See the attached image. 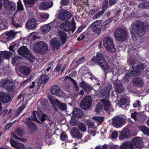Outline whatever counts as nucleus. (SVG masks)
<instances>
[{
    "label": "nucleus",
    "instance_id": "3",
    "mask_svg": "<svg viewBox=\"0 0 149 149\" xmlns=\"http://www.w3.org/2000/svg\"><path fill=\"white\" fill-rule=\"evenodd\" d=\"M92 60L95 61L99 66L104 70L107 71L109 69V67L106 62L101 53L98 52L96 56H94L91 58Z\"/></svg>",
    "mask_w": 149,
    "mask_h": 149
},
{
    "label": "nucleus",
    "instance_id": "57",
    "mask_svg": "<svg viewBox=\"0 0 149 149\" xmlns=\"http://www.w3.org/2000/svg\"><path fill=\"white\" fill-rule=\"evenodd\" d=\"M93 118L100 123L103 120V118L102 117H93Z\"/></svg>",
    "mask_w": 149,
    "mask_h": 149
},
{
    "label": "nucleus",
    "instance_id": "54",
    "mask_svg": "<svg viewBox=\"0 0 149 149\" xmlns=\"http://www.w3.org/2000/svg\"><path fill=\"white\" fill-rule=\"evenodd\" d=\"M65 80L68 79V80H72L74 85L75 87H76L77 89H78V88L77 86V83L75 81L73 80L72 78L68 77H66L65 78Z\"/></svg>",
    "mask_w": 149,
    "mask_h": 149
},
{
    "label": "nucleus",
    "instance_id": "17",
    "mask_svg": "<svg viewBox=\"0 0 149 149\" xmlns=\"http://www.w3.org/2000/svg\"><path fill=\"white\" fill-rule=\"evenodd\" d=\"M132 117L135 121H139L144 120V116L142 113L134 112L132 114Z\"/></svg>",
    "mask_w": 149,
    "mask_h": 149
},
{
    "label": "nucleus",
    "instance_id": "63",
    "mask_svg": "<svg viewBox=\"0 0 149 149\" xmlns=\"http://www.w3.org/2000/svg\"><path fill=\"white\" fill-rule=\"evenodd\" d=\"M68 0H62L60 3L61 5H66L68 4Z\"/></svg>",
    "mask_w": 149,
    "mask_h": 149
},
{
    "label": "nucleus",
    "instance_id": "5",
    "mask_svg": "<svg viewBox=\"0 0 149 149\" xmlns=\"http://www.w3.org/2000/svg\"><path fill=\"white\" fill-rule=\"evenodd\" d=\"M103 45L107 50L110 52H114L116 51L113 39L109 36L104 38Z\"/></svg>",
    "mask_w": 149,
    "mask_h": 149
},
{
    "label": "nucleus",
    "instance_id": "51",
    "mask_svg": "<svg viewBox=\"0 0 149 149\" xmlns=\"http://www.w3.org/2000/svg\"><path fill=\"white\" fill-rule=\"evenodd\" d=\"M17 9L18 10H22L24 9L23 5H22L21 1L20 0H19L17 3Z\"/></svg>",
    "mask_w": 149,
    "mask_h": 149
},
{
    "label": "nucleus",
    "instance_id": "2",
    "mask_svg": "<svg viewBox=\"0 0 149 149\" xmlns=\"http://www.w3.org/2000/svg\"><path fill=\"white\" fill-rule=\"evenodd\" d=\"M145 29V26L143 22L139 20L135 22L132 25L130 28V32L132 36L137 33L141 34H143Z\"/></svg>",
    "mask_w": 149,
    "mask_h": 149
},
{
    "label": "nucleus",
    "instance_id": "46",
    "mask_svg": "<svg viewBox=\"0 0 149 149\" xmlns=\"http://www.w3.org/2000/svg\"><path fill=\"white\" fill-rule=\"evenodd\" d=\"M115 88L116 89V91L118 93H121L123 91L122 84L120 83L115 85Z\"/></svg>",
    "mask_w": 149,
    "mask_h": 149
},
{
    "label": "nucleus",
    "instance_id": "52",
    "mask_svg": "<svg viewBox=\"0 0 149 149\" xmlns=\"http://www.w3.org/2000/svg\"><path fill=\"white\" fill-rule=\"evenodd\" d=\"M60 138L63 141H67L68 139L67 135L64 133H62L61 134Z\"/></svg>",
    "mask_w": 149,
    "mask_h": 149
},
{
    "label": "nucleus",
    "instance_id": "38",
    "mask_svg": "<svg viewBox=\"0 0 149 149\" xmlns=\"http://www.w3.org/2000/svg\"><path fill=\"white\" fill-rule=\"evenodd\" d=\"M139 129L145 134L149 136V130L145 126H141L139 127Z\"/></svg>",
    "mask_w": 149,
    "mask_h": 149
},
{
    "label": "nucleus",
    "instance_id": "58",
    "mask_svg": "<svg viewBox=\"0 0 149 149\" xmlns=\"http://www.w3.org/2000/svg\"><path fill=\"white\" fill-rule=\"evenodd\" d=\"M25 108V106L24 105H21L18 109L17 110V116H18L20 114L23 109Z\"/></svg>",
    "mask_w": 149,
    "mask_h": 149
},
{
    "label": "nucleus",
    "instance_id": "56",
    "mask_svg": "<svg viewBox=\"0 0 149 149\" xmlns=\"http://www.w3.org/2000/svg\"><path fill=\"white\" fill-rule=\"evenodd\" d=\"M141 104L140 102L137 100L136 102L133 104V106L135 108H137V109H139L141 107Z\"/></svg>",
    "mask_w": 149,
    "mask_h": 149
},
{
    "label": "nucleus",
    "instance_id": "14",
    "mask_svg": "<svg viewBox=\"0 0 149 149\" xmlns=\"http://www.w3.org/2000/svg\"><path fill=\"white\" fill-rule=\"evenodd\" d=\"M111 85L108 86L106 88L102 90L100 92V94L98 95V96L99 97L108 99L109 97L110 91L111 89Z\"/></svg>",
    "mask_w": 149,
    "mask_h": 149
},
{
    "label": "nucleus",
    "instance_id": "64",
    "mask_svg": "<svg viewBox=\"0 0 149 149\" xmlns=\"http://www.w3.org/2000/svg\"><path fill=\"white\" fill-rule=\"evenodd\" d=\"M92 89V88L87 84L84 90L87 92H88Z\"/></svg>",
    "mask_w": 149,
    "mask_h": 149
},
{
    "label": "nucleus",
    "instance_id": "59",
    "mask_svg": "<svg viewBox=\"0 0 149 149\" xmlns=\"http://www.w3.org/2000/svg\"><path fill=\"white\" fill-rule=\"evenodd\" d=\"M87 84L84 81H81L80 83V86L83 89H84L87 86Z\"/></svg>",
    "mask_w": 149,
    "mask_h": 149
},
{
    "label": "nucleus",
    "instance_id": "10",
    "mask_svg": "<svg viewBox=\"0 0 149 149\" xmlns=\"http://www.w3.org/2000/svg\"><path fill=\"white\" fill-rule=\"evenodd\" d=\"M51 93L52 94L59 97H63L65 95L64 93L59 87L56 86H53L52 87Z\"/></svg>",
    "mask_w": 149,
    "mask_h": 149
},
{
    "label": "nucleus",
    "instance_id": "42",
    "mask_svg": "<svg viewBox=\"0 0 149 149\" xmlns=\"http://www.w3.org/2000/svg\"><path fill=\"white\" fill-rule=\"evenodd\" d=\"M38 38L37 33L35 32L31 33L29 36V39L30 40H34Z\"/></svg>",
    "mask_w": 149,
    "mask_h": 149
},
{
    "label": "nucleus",
    "instance_id": "48",
    "mask_svg": "<svg viewBox=\"0 0 149 149\" xmlns=\"http://www.w3.org/2000/svg\"><path fill=\"white\" fill-rule=\"evenodd\" d=\"M92 32L95 34L99 35L101 33L100 29L99 27L92 28Z\"/></svg>",
    "mask_w": 149,
    "mask_h": 149
},
{
    "label": "nucleus",
    "instance_id": "53",
    "mask_svg": "<svg viewBox=\"0 0 149 149\" xmlns=\"http://www.w3.org/2000/svg\"><path fill=\"white\" fill-rule=\"evenodd\" d=\"M102 107L100 104H98L95 109V112H96V113H98L100 111H101L102 109Z\"/></svg>",
    "mask_w": 149,
    "mask_h": 149
},
{
    "label": "nucleus",
    "instance_id": "36",
    "mask_svg": "<svg viewBox=\"0 0 149 149\" xmlns=\"http://www.w3.org/2000/svg\"><path fill=\"white\" fill-rule=\"evenodd\" d=\"M10 80L8 79H3L0 80V86L4 88L8 83L10 82Z\"/></svg>",
    "mask_w": 149,
    "mask_h": 149
},
{
    "label": "nucleus",
    "instance_id": "26",
    "mask_svg": "<svg viewBox=\"0 0 149 149\" xmlns=\"http://www.w3.org/2000/svg\"><path fill=\"white\" fill-rule=\"evenodd\" d=\"M121 149H134L133 146L131 142H126L121 146Z\"/></svg>",
    "mask_w": 149,
    "mask_h": 149
},
{
    "label": "nucleus",
    "instance_id": "31",
    "mask_svg": "<svg viewBox=\"0 0 149 149\" xmlns=\"http://www.w3.org/2000/svg\"><path fill=\"white\" fill-rule=\"evenodd\" d=\"M0 55L1 57L3 59V58L6 59H9L11 56V54L9 52H0Z\"/></svg>",
    "mask_w": 149,
    "mask_h": 149
},
{
    "label": "nucleus",
    "instance_id": "37",
    "mask_svg": "<svg viewBox=\"0 0 149 149\" xmlns=\"http://www.w3.org/2000/svg\"><path fill=\"white\" fill-rule=\"evenodd\" d=\"M20 71L23 74L28 75L30 72V69L29 67L23 66L21 68Z\"/></svg>",
    "mask_w": 149,
    "mask_h": 149
},
{
    "label": "nucleus",
    "instance_id": "50",
    "mask_svg": "<svg viewBox=\"0 0 149 149\" xmlns=\"http://www.w3.org/2000/svg\"><path fill=\"white\" fill-rule=\"evenodd\" d=\"M26 5H32L34 3V0H24Z\"/></svg>",
    "mask_w": 149,
    "mask_h": 149
},
{
    "label": "nucleus",
    "instance_id": "55",
    "mask_svg": "<svg viewBox=\"0 0 149 149\" xmlns=\"http://www.w3.org/2000/svg\"><path fill=\"white\" fill-rule=\"evenodd\" d=\"M120 105L122 106L125 104L126 102V99L125 98H122L118 100Z\"/></svg>",
    "mask_w": 149,
    "mask_h": 149
},
{
    "label": "nucleus",
    "instance_id": "28",
    "mask_svg": "<svg viewBox=\"0 0 149 149\" xmlns=\"http://www.w3.org/2000/svg\"><path fill=\"white\" fill-rule=\"evenodd\" d=\"M40 53L41 54L44 53H45L47 51L48 47L47 45L42 41H40Z\"/></svg>",
    "mask_w": 149,
    "mask_h": 149
},
{
    "label": "nucleus",
    "instance_id": "16",
    "mask_svg": "<svg viewBox=\"0 0 149 149\" xmlns=\"http://www.w3.org/2000/svg\"><path fill=\"white\" fill-rule=\"evenodd\" d=\"M50 45L53 50L58 49L61 45L59 40L58 38L53 39L51 41Z\"/></svg>",
    "mask_w": 149,
    "mask_h": 149
},
{
    "label": "nucleus",
    "instance_id": "32",
    "mask_svg": "<svg viewBox=\"0 0 149 149\" xmlns=\"http://www.w3.org/2000/svg\"><path fill=\"white\" fill-rule=\"evenodd\" d=\"M72 114L74 116L79 118L82 115L83 113L80 109L75 108L73 111Z\"/></svg>",
    "mask_w": 149,
    "mask_h": 149
},
{
    "label": "nucleus",
    "instance_id": "4",
    "mask_svg": "<svg viewBox=\"0 0 149 149\" xmlns=\"http://www.w3.org/2000/svg\"><path fill=\"white\" fill-rule=\"evenodd\" d=\"M18 52L19 54L27 58L32 63H35V62L37 61L35 57L30 53L26 47L23 46L19 48L18 50Z\"/></svg>",
    "mask_w": 149,
    "mask_h": 149
},
{
    "label": "nucleus",
    "instance_id": "61",
    "mask_svg": "<svg viewBox=\"0 0 149 149\" xmlns=\"http://www.w3.org/2000/svg\"><path fill=\"white\" fill-rule=\"evenodd\" d=\"M118 133L116 131L113 132L111 134V136L113 139H115L118 137Z\"/></svg>",
    "mask_w": 149,
    "mask_h": 149
},
{
    "label": "nucleus",
    "instance_id": "21",
    "mask_svg": "<svg viewBox=\"0 0 149 149\" xmlns=\"http://www.w3.org/2000/svg\"><path fill=\"white\" fill-rule=\"evenodd\" d=\"M30 118H28L29 120H27V121L25 123L28 127L29 132H32L36 130L37 127L35 124L30 120Z\"/></svg>",
    "mask_w": 149,
    "mask_h": 149
},
{
    "label": "nucleus",
    "instance_id": "29",
    "mask_svg": "<svg viewBox=\"0 0 149 149\" xmlns=\"http://www.w3.org/2000/svg\"><path fill=\"white\" fill-rule=\"evenodd\" d=\"M58 35L62 44H64L66 41L67 35L65 33L62 31H59Z\"/></svg>",
    "mask_w": 149,
    "mask_h": 149
},
{
    "label": "nucleus",
    "instance_id": "23",
    "mask_svg": "<svg viewBox=\"0 0 149 149\" xmlns=\"http://www.w3.org/2000/svg\"><path fill=\"white\" fill-rule=\"evenodd\" d=\"M17 33L13 31H7L4 34V37L6 39L10 40L14 38L15 35Z\"/></svg>",
    "mask_w": 149,
    "mask_h": 149
},
{
    "label": "nucleus",
    "instance_id": "33",
    "mask_svg": "<svg viewBox=\"0 0 149 149\" xmlns=\"http://www.w3.org/2000/svg\"><path fill=\"white\" fill-rule=\"evenodd\" d=\"M134 84L137 86H141L143 84V82L141 79L139 77L134 79L133 82Z\"/></svg>",
    "mask_w": 149,
    "mask_h": 149
},
{
    "label": "nucleus",
    "instance_id": "25",
    "mask_svg": "<svg viewBox=\"0 0 149 149\" xmlns=\"http://www.w3.org/2000/svg\"><path fill=\"white\" fill-rule=\"evenodd\" d=\"M51 23H50L44 25L40 27V29L42 33L45 34L49 31L51 29Z\"/></svg>",
    "mask_w": 149,
    "mask_h": 149
},
{
    "label": "nucleus",
    "instance_id": "12",
    "mask_svg": "<svg viewBox=\"0 0 149 149\" xmlns=\"http://www.w3.org/2000/svg\"><path fill=\"white\" fill-rule=\"evenodd\" d=\"M49 99L53 106L56 105L62 110H66V108L65 104L60 102L58 100L56 99H54L52 96L49 97Z\"/></svg>",
    "mask_w": 149,
    "mask_h": 149
},
{
    "label": "nucleus",
    "instance_id": "30",
    "mask_svg": "<svg viewBox=\"0 0 149 149\" xmlns=\"http://www.w3.org/2000/svg\"><path fill=\"white\" fill-rule=\"evenodd\" d=\"M101 101L104 105V109L106 111H108L110 107V104L109 102L104 99H101Z\"/></svg>",
    "mask_w": 149,
    "mask_h": 149
},
{
    "label": "nucleus",
    "instance_id": "44",
    "mask_svg": "<svg viewBox=\"0 0 149 149\" xmlns=\"http://www.w3.org/2000/svg\"><path fill=\"white\" fill-rule=\"evenodd\" d=\"M20 58L18 56H15L12 58V63L13 65L18 64L20 61Z\"/></svg>",
    "mask_w": 149,
    "mask_h": 149
},
{
    "label": "nucleus",
    "instance_id": "47",
    "mask_svg": "<svg viewBox=\"0 0 149 149\" xmlns=\"http://www.w3.org/2000/svg\"><path fill=\"white\" fill-rule=\"evenodd\" d=\"M104 12V10L100 11L95 14L93 17V19H96L100 17Z\"/></svg>",
    "mask_w": 149,
    "mask_h": 149
},
{
    "label": "nucleus",
    "instance_id": "7",
    "mask_svg": "<svg viewBox=\"0 0 149 149\" xmlns=\"http://www.w3.org/2000/svg\"><path fill=\"white\" fill-rule=\"evenodd\" d=\"M125 121V119L120 116H117L112 119V124L114 127L116 128L121 127Z\"/></svg>",
    "mask_w": 149,
    "mask_h": 149
},
{
    "label": "nucleus",
    "instance_id": "60",
    "mask_svg": "<svg viewBox=\"0 0 149 149\" xmlns=\"http://www.w3.org/2000/svg\"><path fill=\"white\" fill-rule=\"evenodd\" d=\"M108 6V1L106 0L105 1L104 4H103L102 7V10L103 9L104 10V11L106 8H107Z\"/></svg>",
    "mask_w": 149,
    "mask_h": 149
},
{
    "label": "nucleus",
    "instance_id": "11",
    "mask_svg": "<svg viewBox=\"0 0 149 149\" xmlns=\"http://www.w3.org/2000/svg\"><path fill=\"white\" fill-rule=\"evenodd\" d=\"M60 27L63 30L66 31L71 30L73 32L75 29L74 25L69 22H66L63 23L61 24L60 25Z\"/></svg>",
    "mask_w": 149,
    "mask_h": 149
},
{
    "label": "nucleus",
    "instance_id": "6",
    "mask_svg": "<svg viewBox=\"0 0 149 149\" xmlns=\"http://www.w3.org/2000/svg\"><path fill=\"white\" fill-rule=\"evenodd\" d=\"M114 36L116 39L120 41L125 40L127 37V33L124 29L120 27L115 30Z\"/></svg>",
    "mask_w": 149,
    "mask_h": 149
},
{
    "label": "nucleus",
    "instance_id": "40",
    "mask_svg": "<svg viewBox=\"0 0 149 149\" xmlns=\"http://www.w3.org/2000/svg\"><path fill=\"white\" fill-rule=\"evenodd\" d=\"M40 41L36 43L34 45L33 49L35 52L39 53L40 52Z\"/></svg>",
    "mask_w": 149,
    "mask_h": 149
},
{
    "label": "nucleus",
    "instance_id": "34",
    "mask_svg": "<svg viewBox=\"0 0 149 149\" xmlns=\"http://www.w3.org/2000/svg\"><path fill=\"white\" fill-rule=\"evenodd\" d=\"M102 22V20H96L94 21L92 24L88 27V29H91L92 28L96 27L99 26Z\"/></svg>",
    "mask_w": 149,
    "mask_h": 149
},
{
    "label": "nucleus",
    "instance_id": "9",
    "mask_svg": "<svg viewBox=\"0 0 149 149\" xmlns=\"http://www.w3.org/2000/svg\"><path fill=\"white\" fill-rule=\"evenodd\" d=\"M72 16L71 13L69 11L61 10L59 13L58 18L61 20H68L70 19Z\"/></svg>",
    "mask_w": 149,
    "mask_h": 149
},
{
    "label": "nucleus",
    "instance_id": "18",
    "mask_svg": "<svg viewBox=\"0 0 149 149\" xmlns=\"http://www.w3.org/2000/svg\"><path fill=\"white\" fill-rule=\"evenodd\" d=\"M53 3L52 2H48L46 1L41 2L38 6L40 10L47 9L52 7Z\"/></svg>",
    "mask_w": 149,
    "mask_h": 149
},
{
    "label": "nucleus",
    "instance_id": "24",
    "mask_svg": "<svg viewBox=\"0 0 149 149\" xmlns=\"http://www.w3.org/2000/svg\"><path fill=\"white\" fill-rule=\"evenodd\" d=\"M36 20L35 19H31L29 20L26 24V26L29 28L31 29H34L36 27Z\"/></svg>",
    "mask_w": 149,
    "mask_h": 149
},
{
    "label": "nucleus",
    "instance_id": "15",
    "mask_svg": "<svg viewBox=\"0 0 149 149\" xmlns=\"http://www.w3.org/2000/svg\"><path fill=\"white\" fill-rule=\"evenodd\" d=\"M16 136H12L11 137V139L10 142V143L11 146L14 148L17 149H24V146L22 144L20 143H18L14 141L13 139L16 138Z\"/></svg>",
    "mask_w": 149,
    "mask_h": 149
},
{
    "label": "nucleus",
    "instance_id": "45",
    "mask_svg": "<svg viewBox=\"0 0 149 149\" xmlns=\"http://www.w3.org/2000/svg\"><path fill=\"white\" fill-rule=\"evenodd\" d=\"M49 14L47 13H43L41 14L40 15V19L43 22L47 20L49 18Z\"/></svg>",
    "mask_w": 149,
    "mask_h": 149
},
{
    "label": "nucleus",
    "instance_id": "27",
    "mask_svg": "<svg viewBox=\"0 0 149 149\" xmlns=\"http://www.w3.org/2000/svg\"><path fill=\"white\" fill-rule=\"evenodd\" d=\"M131 143L133 145H134L137 148L141 147L142 141L139 138L133 139Z\"/></svg>",
    "mask_w": 149,
    "mask_h": 149
},
{
    "label": "nucleus",
    "instance_id": "39",
    "mask_svg": "<svg viewBox=\"0 0 149 149\" xmlns=\"http://www.w3.org/2000/svg\"><path fill=\"white\" fill-rule=\"evenodd\" d=\"M48 77L46 75H42L39 80V82L42 83H45L48 81Z\"/></svg>",
    "mask_w": 149,
    "mask_h": 149
},
{
    "label": "nucleus",
    "instance_id": "20",
    "mask_svg": "<svg viewBox=\"0 0 149 149\" xmlns=\"http://www.w3.org/2000/svg\"><path fill=\"white\" fill-rule=\"evenodd\" d=\"M10 96L7 94L1 92H0V100L4 103H7L10 100Z\"/></svg>",
    "mask_w": 149,
    "mask_h": 149
},
{
    "label": "nucleus",
    "instance_id": "62",
    "mask_svg": "<svg viewBox=\"0 0 149 149\" xmlns=\"http://www.w3.org/2000/svg\"><path fill=\"white\" fill-rule=\"evenodd\" d=\"M62 66V65L60 63H58L56 66V69L55 70L56 72L59 71L60 72V69Z\"/></svg>",
    "mask_w": 149,
    "mask_h": 149
},
{
    "label": "nucleus",
    "instance_id": "1",
    "mask_svg": "<svg viewBox=\"0 0 149 149\" xmlns=\"http://www.w3.org/2000/svg\"><path fill=\"white\" fill-rule=\"evenodd\" d=\"M128 63L130 65H132L133 70L129 74L130 76L132 75H137L140 74V70L145 68V66L142 63H139L137 61H134L133 59L131 58H129L128 61Z\"/></svg>",
    "mask_w": 149,
    "mask_h": 149
},
{
    "label": "nucleus",
    "instance_id": "22",
    "mask_svg": "<svg viewBox=\"0 0 149 149\" xmlns=\"http://www.w3.org/2000/svg\"><path fill=\"white\" fill-rule=\"evenodd\" d=\"M130 135V132L127 128H124L121 132L119 136V139L120 140H124Z\"/></svg>",
    "mask_w": 149,
    "mask_h": 149
},
{
    "label": "nucleus",
    "instance_id": "13",
    "mask_svg": "<svg viewBox=\"0 0 149 149\" xmlns=\"http://www.w3.org/2000/svg\"><path fill=\"white\" fill-rule=\"evenodd\" d=\"M36 114L37 115L38 117L39 118V119L41 121L43 122L45 120L46 117V115L39 114L38 113L33 111L31 113V118L32 120L36 121L38 123H40L39 121L37 119L36 117Z\"/></svg>",
    "mask_w": 149,
    "mask_h": 149
},
{
    "label": "nucleus",
    "instance_id": "41",
    "mask_svg": "<svg viewBox=\"0 0 149 149\" xmlns=\"http://www.w3.org/2000/svg\"><path fill=\"white\" fill-rule=\"evenodd\" d=\"M7 27V25L6 22L2 20H0V31L4 29Z\"/></svg>",
    "mask_w": 149,
    "mask_h": 149
},
{
    "label": "nucleus",
    "instance_id": "43",
    "mask_svg": "<svg viewBox=\"0 0 149 149\" xmlns=\"http://www.w3.org/2000/svg\"><path fill=\"white\" fill-rule=\"evenodd\" d=\"M77 126L79 129L81 131H86V127L84 123L81 122L79 123L78 124Z\"/></svg>",
    "mask_w": 149,
    "mask_h": 149
},
{
    "label": "nucleus",
    "instance_id": "35",
    "mask_svg": "<svg viewBox=\"0 0 149 149\" xmlns=\"http://www.w3.org/2000/svg\"><path fill=\"white\" fill-rule=\"evenodd\" d=\"M14 82L10 80V82L8 83L6 86L5 87V88L7 90L10 91H11L13 90L14 88Z\"/></svg>",
    "mask_w": 149,
    "mask_h": 149
},
{
    "label": "nucleus",
    "instance_id": "19",
    "mask_svg": "<svg viewBox=\"0 0 149 149\" xmlns=\"http://www.w3.org/2000/svg\"><path fill=\"white\" fill-rule=\"evenodd\" d=\"M70 133L74 138L80 139L82 137V134L80 133L79 130L76 127H73L71 130Z\"/></svg>",
    "mask_w": 149,
    "mask_h": 149
},
{
    "label": "nucleus",
    "instance_id": "8",
    "mask_svg": "<svg viewBox=\"0 0 149 149\" xmlns=\"http://www.w3.org/2000/svg\"><path fill=\"white\" fill-rule=\"evenodd\" d=\"M92 105L91 99L90 96H86L81 101L80 106L84 109H89Z\"/></svg>",
    "mask_w": 149,
    "mask_h": 149
},
{
    "label": "nucleus",
    "instance_id": "49",
    "mask_svg": "<svg viewBox=\"0 0 149 149\" xmlns=\"http://www.w3.org/2000/svg\"><path fill=\"white\" fill-rule=\"evenodd\" d=\"M79 71L83 74H86L88 72V69L85 66H83L79 70Z\"/></svg>",
    "mask_w": 149,
    "mask_h": 149
}]
</instances>
